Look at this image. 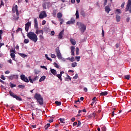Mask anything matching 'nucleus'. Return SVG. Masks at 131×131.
Here are the masks:
<instances>
[{"label":"nucleus","mask_w":131,"mask_h":131,"mask_svg":"<svg viewBox=\"0 0 131 131\" xmlns=\"http://www.w3.org/2000/svg\"><path fill=\"white\" fill-rule=\"evenodd\" d=\"M31 26V22H28L26 23V24L25 25V26H27L28 27H29L30 26Z\"/></svg>","instance_id":"nucleus-36"},{"label":"nucleus","mask_w":131,"mask_h":131,"mask_svg":"<svg viewBox=\"0 0 131 131\" xmlns=\"http://www.w3.org/2000/svg\"><path fill=\"white\" fill-rule=\"evenodd\" d=\"M63 35H64V30H62L58 34V38L62 39L63 38Z\"/></svg>","instance_id":"nucleus-12"},{"label":"nucleus","mask_w":131,"mask_h":131,"mask_svg":"<svg viewBox=\"0 0 131 131\" xmlns=\"http://www.w3.org/2000/svg\"><path fill=\"white\" fill-rule=\"evenodd\" d=\"M102 35L103 37L105 35V32L104 31V30L102 29Z\"/></svg>","instance_id":"nucleus-56"},{"label":"nucleus","mask_w":131,"mask_h":131,"mask_svg":"<svg viewBox=\"0 0 131 131\" xmlns=\"http://www.w3.org/2000/svg\"><path fill=\"white\" fill-rule=\"evenodd\" d=\"M57 77H58V78H59V79H60V80H62V75L61 74H57L56 75Z\"/></svg>","instance_id":"nucleus-33"},{"label":"nucleus","mask_w":131,"mask_h":131,"mask_svg":"<svg viewBox=\"0 0 131 131\" xmlns=\"http://www.w3.org/2000/svg\"><path fill=\"white\" fill-rule=\"evenodd\" d=\"M125 5V2H123L122 5H121V7L123 8H124V5Z\"/></svg>","instance_id":"nucleus-57"},{"label":"nucleus","mask_w":131,"mask_h":131,"mask_svg":"<svg viewBox=\"0 0 131 131\" xmlns=\"http://www.w3.org/2000/svg\"><path fill=\"white\" fill-rule=\"evenodd\" d=\"M78 77V75L77 74L75 75V76H74V79H77V78Z\"/></svg>","instance_id":"nucleus-59"},{"label":"nucleus","mask_w":131,"mask_h":131,"mask_svg":"<svg viewBox=\"0 0 131 131\" xmlns=\"http://www.w3.org/2000/svg\"><path fill=\"white\" fill-rule=\"evenodd\" d=\"M1 79H2L3 80H6V77L4 75H1Z\"/></svg>","instance_id":"nucleus-49"},{"label":"nucleus","mask_w":131,"mask_h":131,"mask_svg":"<svg viewBox=\"0 0 131 131\" xmlns=\"http://www.w3.org/2000/svg\"><path fill=\"white\" fill-rule=\"evenodd\" d=\"M46 17L47 12H46V11H42L39 15V17L40 19H43V18H46Z\"/></svg>","instance_id":"nucleus-9"},{"label":"nucleus","mask_w":131,"mask_h":131,"mask_svg":"<svg viewBox=\"0 0 131 131\" xmlns=\"http://www.w3.org/2000/svg\"><path fill=\"white\" fill-rule=\"evenodd\" d=\"M51 57L53 59H55V58L57 57V56H56V55H55L54 54H51Z\"/></svg>","instance_id":"nucleus-39"},{"label":"nucleus","mask_w":131,"mask_h":131,"mask_svg":"<svg viewBox=\"0 0 131 131\" xmlns=\"http://www.w3.org/2000/svg\"><path fill=\"white\" fill-rule=\"evenodd\" d=\"M105 11L107 14H109V12L110 11H111V9H110V7L109 6H107L105 7Z\"/></svg>","instance_id":"nucleus-15"},{"label":"nucleus","mask_w":131,"mask_h":131,"mask_svg":"<svg viewBox=\"0 0 131 131\" xmlns=\"http://www.w3.org/2000/svg\"><path fill=\"white\" fill-rule=\"evenodd\" d=\"M34 99L37 101L39 105H43V98L40 94L36 93L34 96Z\"/></svg>","instance_id":"nucleus-3"},{"label":"nucleus","mask_w":131,"mask_h":131,"mask_svg":"<svg viewBox=\"0 0 131 131\" xmlns=\"http://www.w3.org/2000/svg\"><path fill=\"white\" fill-rule=\"evenodd\" d=\"M75 23V20L72 19L71 20H69L68 22H67V24L68 25H69L70 24H74Z\"/></svg>","instance_id":"nucleus-16"},{"label":"nucleus","mask_w":131,"mask_h":131,"mask_svg":"<svg viewBox=\"0 0 131 131\" xmlns=\"http://www.w3.org/2000/svg\"><path fill=\"white\" fill-rule=\"evenodd\" d=\"M16 77V78H18V77H19V75H11L9 76L8 77V79H10L11 80H13V79H14V78H15Z\"/></svg>","instance_id":"nucleus-11"},{"label":"nucleus","mask_w":131,"mask_h":131,"mask_svg":"<svg viewBox=\"0 0 131 131\" xmlns=\"http://www.w3.org/2000/svg\"><path fill=\"white\" fill-rule=\"evenodd\" d=\"M76 66H77V63H76V62H73L72 63V67H76Z\"/></svg>","instance_id":"nucleus-32"},{"label":"nucleus","mask_w":131,"mask_h":131,"mask_svg":"<svg viewBox=\"0 0 131 131\" xmlns=\"http://www.w3.org/2000/svg\"><path fill=\"white\" fill-rule=\"evenodd\" d=\"M70 61H71V62H74V57H72L70 59Z\"/></svg>","instance_id":"nucleus-52"},{"label":"nucleus","mask_w":131,"mask_h":131,"mask_svg":"<svg viewBox=\"0 0 131 131\" xmlns=\"http://www.w3.org/2000/svg\"><path fill=\"white\" fill-rule=\"evenodd\" d=\"M108 2V1L107 0H104V6H106V5H107V3Z\"/></svg>","instance_id":"nucleus-61"},{"label":"nucleus","mask_w":131,"mask_h":131,"mask_svg":"<svg viewBox=\"0 0 131 131\" xmlns=\"http://www.w3.org/2000/svg\"><path fill=\"white\" fill-rule=\"evenodd\" d=\"M75 50V47L74 46H72L71 47V55L72 56H74V50Z\"/></svg>","instance_id":"nucleus-14"},{"label":"nucleus","mask_w":131,"mask_h":131,"mask_svg":"<svg viewBox=\"0 0 131 131\" xmlns=\"http://www.w3.org/2000/svg\"><path fill=\"white\" fill-rule=\"evenodd\" d=\"M34 28L36 29L35 33L36 34H43V30H38V24L37 23V19L34 18Z\"/></svg>","instance_id":"nucleus-2"},{"label":"nucleus","mask_w":131,"mask_h":131,"mask_svg":"<svg viewBox=\"0 0 131 131\" xmlns=\"http://www.w3.org/2000/svg\"><path fill=\"white\" fill-rule=\"evenodd\" d=\"M116 12H117V13H118V14H120V13H121V10L120 9H117L116 10Z\"/></svg>","instance_id":"nucleus-55"},{"label":"nucleus","mask_w":131,"mask_h":131,"mask_svg":"<svg viewBox=\"0 0 131 131\" xmlns=\"http://www.w3.org/2000/svg\"><path fill=\"white\" fill-rule=\"evenodd\" d=\"M22 31V28H18L17 30H16V33H18V32H19V31Z\"/></svg>","instance_id":"nucleus-46"},{"label":"nucleus","mask_w":131,"mask_h":131,"mask_svg":"<svg viewBox=\"0 0 131 131\" xmlns=\"http://www.w3.org/2000/svg\"><path fill=\"white\" fill-rule=\"evenodd\" d=\"M50 5H51V3L49 2H45L42 4V7H43L44 10H46L47 8H49Z\"/></svg>","instance_id":"nucleus-10"},{"label":"nucleus","mask_w":131,"mask_h":131,"mask_svg":"<svg viewBox=\"0 0 131 131\" xmlns=\"http://www.w3.org/2000/svg\"><path fill=\"white\" fill-rule=\"evenodd\" d=\"M40 39H43V34H41V35H39V36Z\"/></svg>","instance_id":"nucleus-47"},{"label":"nucleus","mask_w":131,"mask_h":131,"mask_svg":"<svg viewBox=\"0 0 131 131\" xmlns=\"http://www.w3.org/2000/svg\"><path fill=\"white\" fill-rule=\"evenodd\" d=\"M125 79L129 80V75H127L124 76Z\"/></svg>","instance_id":"nucleus-40"},{"label":"nucleus","mask_w":131,"mask_h":131,"mask_svg":"<svg viewBox=\"0 0 131 131\" xmlns=\"http://www.w3.org/2000/svg\"><path fill=\"white\" fill-rule=\"evenodd\" d=\"M55 104L57 105V106H61V102L60 101H56L55 102Z\"/></svg>","instance_id":"nucleus-34"},{"label":"nucleus","mask_w":131,"mask_h":131,"mask_svg":"<svg viewBox=\"0 0 131 131\" xmlns=\"http://www.w3.org/2000/svg\"><path fill=\"white\" fill-rule=\"evenodd\" d=\"M59 120H60V122L61 123H64V119H63V118H60L59 119Z\"/></svg>","instance_id":"nucleus-54"},{"label":"nucleus","mask_w":131,"mask_h":131,"mask_svg":"<svg viewBox=\"0 0 131 131\" xmlns=\"http://www.w3.org/2000/svg\"><path fill=\"white\" fill-rule=\"evenodd\" d=\"M18 88H19V89H24V88H25V85H18Z\"/></svg>","instance_id":"nucleus-42"},{"label":"nucleus","mask_w":131,"mask_h":131,"mask_svg":"<svg viewBox=\"0 0 131 131\" xmlns=\"http://www.w3.org/2000/svg\"><path fill=\"white\" fill-rule=\"evenodd\" d=\"M18 11V6L15 5L14 8H12L13 13H16V12Z\"/></svg>","instance_id":"nucleus-18"},{"label":"nucleus","mask_w":131,"mask_h":131,"mask_svg":"<svg viewBox=\"0 0 131 131\" xmlns=\"http://www.w3.org/2000/svg\"><path fill=\"white\" fill-rule=\"evenodd\" d=\"M76 60H77V62H79V60L80 59V56H76Z\"/></svg>","instance_id":"nucleus-44"},{"label":"nucleus","mask_w":131,"mask_h":131,"mask_svg":"<svg viewBox=\"0 0 131 131\" xmlns=\"http://www.w3.org/2000/svg\"><path fill=\"white\" fill-rule=\"evenodd\" d=\"M108 95V92L107 91L101 92L100 94V96H107Z\"/></svg>","instance_id":"nucleus-20"},{"label":"nucleus","mask_w":131,"mask_h":131,"mask_svg":"<svg viewBox=\"0 0 131 131\" xmlns=\"http://www.w3.org/2000/svg\"><path fill=\"white\" fill-rule=\"evenodd\" d=\"M64 79L66 81H69V80L71 81V78H70V76L68 74L67 75V77Z\"/></svg>","instance_id":"nucleus-21"},{"label":"nucleus","mask_w":131,"mask_h":131,"mask_svg":"<svg viewBox=\"0 0 131 131\" xmlns=\"http://www.w3.org/2000/svg\"><path fill=\"white\" fill-rule=\"evenodd\" d=\"M59 21L60 22V25H62L63 24V22H64V19H63V18H60Z\"/></svg>","instance_id":"nucleus-35"},{"label":"nucleus","mask_w":131,"mask_h":131,"mask_svg":"<svg viewBox=\"0 0 131 131\" xmlns=\"http://www.w3.org/2000/svg\"><path fill=\"white\" fill-rule=\"evenodd\" d=\"M24 43H28L29 42V39H25L24 41Z\"/></svg>","instance_id":"nucleus-43"},{"label":"nucleus","mask_w":131,"mask_h":131,"mask_svg":"<svg viewBox=\"0 0 131 131\" xmlns=\"http://www.w3.org/2000/svg\"><path fill=\"white\" fill-rule=\"evenodd\" d=\"M56 14H57V10H54L53 13V15L56 16Z\"/></svg>","instance_id":"nucleus-45"},{"label":"nucleus","mask_w":131,"mask_h":131,"mask_svg":"<svg viewBox=\"0 0 131 131\" xmlns=\"http://www.w3.org/2000/svg\"><path fill=\"white\" fill-rule=\"evenodd\" d=\"M77 125V122H75L73 123V126H75Z\"/></svg>","instance_id":"nucleus-60"},{"label":"nucleus","mask_w":131,"mask_h":131,"mask_svg":"<svg viewBox=\"0 0 131 131\" xmlns=\"http://www.w3.org/2000/svg\"><path fill=\"white\" fill-rule=\"evenodd\" d=\"M45 57H46V59H47V60H48L49 61H51V62H52V61H53V60H52L51 58L48 57V54H46V55H45Z\"/></svg>","instance_id":"nucleus-29"},{"label":"nucleus","mask_w":131,"mask_h":131,"mask_svg":"<svg viewBox=\"0 0 131 131\" xmlns=\"http://www.w3.org/2000/svg\"><path fill=\"white\" fill-rule=\"evenodd\" d=\"M75 15L76 19H78L79 18V13L78 12V10H76Z\"/></svg>","instance_id":"nucleus-23"},{"label":"nucleus","mask_w":131,"mask_h":131,"mask_svg":"<svg viewBox=\"0 0 131 131\" xmlns=\"http://www.w3.org/2000/svg\"><path fill=\"white\" fill-rule=\"evenodd\" d=\"M10 86L11 88H16V84H13L12 82H10Z\"/></svg>","instance_id":"nucleus-31"},{"label":"nucleus","mask_w":131,"mask_h":131,"mask_svg":"<svg viewBox=\"0 0 131 131\" xmlns=\"http://www.w3.org/2000/svg\"><path fill=\"white\" fill-rule=\"evenodd\" d=\"M81 125V122L80 121H78L77 126H80Z\"/></svg>","instance_id":"nucleus-53"},{"label":"nucleus","mask_w":131,"mask_h":131,"mask_svg":"<svg viewBox=\"0 0 131 131\" xmlns=\"http://www.w3.org/2000/svg\"><path fill=\"white\" fill-rule=\"evenodd\" d=\"M45 79H46V77L43 76L40 78L39 81V82H41V81H43V80H45Z\"/></svg>","instance_id":"nucleus-24"},{"label":"nucleus","mask_w":131,"mask_h":131,"mask_svg":"<svg viewBox=\"0 0 131 131\" xmlns=\"http://www.w3.org/2000/svg\"><path fill=\"white\" fill-rule=\"evenodd\" d=\"M53 65L54 66H55V67H56V68H57L58 69L60 68L59 64H58V63H57L56 62H54Z\"/></svg>","instance_id":"nucleus-28"},{"label":"nucleus","mask_w":131,"mask_h":131,"mask_svg":"<svg viewBox=\"0 0 131 131\" xmlns=\"http://www.w3.org/2000/svg\"><path fill=\"white\" fill-rule=\"evenodd\" d=\"M62 17V13L61 12H59L57 13V18L58 19H61V17Z\"/></svg>","instance_id":"nucleus-27"},{"label":"nucleus","mask_w":131,"mask_h":131,"mask_svg":"<svg viewBox=\"0 0 131 131\" xmlns=\"http://www.w3.org/2000/svg\"><path fill=\"white\" fill-rule=\"evenodd\" d=\"M50 71H51V73H52V74H53V75H56V74H57V71L55 69H51Z\"/></svg>","instance_id":"nucleus-19"},{"label":"nucleus","mask_w":131,"mask_h":131,"mask_svg":"<svg viewBox=\"0 0 131 131\" xmlns=\"http://www.w3.org/2000/svg\"><path fill=\"white\" fill-rule=\"evenodd\" d=\"M28 78L30 82H31V83H33V80L31 79V76H29Z\"/></svg>","instance_id":"nucleus-37"},{"label":"nucleus","mask_w":131,"mask_h":131,"mask_svg":"<svg viewBox=\"0 0 131 131\" xmlns=\"http://www.w3.org/2000/svg\"><path fill=\"white\" fill-rule=\"evenodd\" d=\"M70 41L71 42V43H72V45H73V46H75L76 45V41H75V40L74 39L70 38Z\"/></svg>","instance_id":"nucleus-13"},{"label":"nucleus","mask_w":131,"mask_h":131,"mask_svg":"<svg viewBox=\"0 0 131 131\" xmlns=\"http://www.w3.org/2000/svg\"><path fill=\"white\" fill-rule=\"evenodd\" d=\"M76 25L78 27L79 30L81 31L82 33H83L85 30H86V26L84 25V24L80 23V22H77Z\"/></svg>","instance_id":"nucleus-4"},{"label":"nucleus","mask_w":131,"mask_h":131,"mask_svg":"<svg viewBox=\"0 0 131 131\" xmlns=\"http://www.w3.org/2000/svg\"><path fill=\"white\" fill-rule=\"evenodd\" d=\"M116 19L117 22H120L121 17H120V16L119 15L117 14L116 16Z\"/></svg>","instance_id":"nucleus-17"},{"label":"nucleus","mask_w":131,"mask_h":131,"mask_svg":"<svg viewBox=\"0 0 131 131\" xmlns=\"http://www.w3.org/2000/svg\"><path fill=\"white\" fill-rule=\"evenodd\" d=\"M129 20H130V18H129V17L126 18V22H129Z\"/></svg>","instance_id":"nucleus-64"},{"label":"nucleus","mask_w":131,"mask_h":131,"mask_svg":"<svg viewBox=\"0 0 131 131\" xmlns=\"http://www.w3.org/2000/svg\"><path fill=\"white\" fill-rule=\"evenodd\" d=\"M25 30L27 32H28V30H29V27H27V26H25Z\"/></svg>","instance_id":"nucleus-48"},{"label":"nucleus","mask_w":131,"mask_h":131,"mask_svg":"<svg viewBox=\"0 0 131 131\" xmlns=\"http://www.w3.org/2000/svg\"><path fill=\"white\" fill-rule=\"evenodd\" d=\"M81 15L83 16L84 17L85 16V12H84V11H82L81 12Z\"/></svg>","instance_id":"nucleus-38"},{"label":"nucleus","mask_w":131,"mask_h":131,"mask_svg":"<svg viewBox=\"0 0 131 131\" xmlns=\"http://www.w3.org/2000/svg\"><path fill=\"white\" fill-rule=\"evenodd\" d=\"M125 10V12L128 11L131 14V0H128Z\"/></svg>","instance_id":"nucleus-6"},{"label":"nucleus","mask_w":131,"mask_h":131,"mask_svg":"<svg viewBox=\"0 0 131 131\" xmlns=\"http://www.w3.org/2000/svg\"><path fill=\"white\" fill-rule=\"evenodd\" d=\"M50 126H51V124L48 123L47 125H46L45 126V129H48V128H49V127H50Z\"/></svg>","instance_id":"nucleus-30"},{"label":"nucleus","mask_w":131,"mask_h":131,"mask_svg":"<svg viewBox=\"0 0 131 131\" xmlns=\"http://www.w3.org/2000/svg\"><path fill=\"white\" fill-rule=\"evenodd\" d=\"M37 79H38V77L36 76L33 79V81H35V80H37Z\"/></svg>","instance_id":"nucleus-50"},{"label":"nucleus","mask_w":131,"mask_h":131,"mask_svg":"<svg viewBox=\"0 0 131 131\" xmlns=\"http://www.w3.org/2000/svg\"><path fill=\"white\" fill-rule=\"evenodd\" d=\"M90 117H93V118H95L96 117V116L95 115V113H93L92 114H91V115L89 116Z\"/></svg>","instance_id":"nucleus-41"},{"label":"nucleus","mask_w":131,"mask_h":131,"mask_svg":"<svg viewBox=\"0 0 131 131\" xmlns=\"http://www.w3.org/2000/svg\"><path fill=\"white\" fill-rule=\"evenodd\" d=\"M51 35H55V31H52L51 32Z\"/></svg>","instance_id":"nucleus-63"},{"label":"nucleus","mask_w":131,"mask_h":131,"mask_svg":"<svg viewBox=\"0 0 131 131\" xmlns=\"http://www.w3.org/2000/svg\"><path fill=\"white\" fill-rule=\"evenodd\" d=\"M76 53L77 56H78V55H79V48H78V47H77L76 48Z\"/></svg>","instance_id":"nucleus-26"},{"label":"nucleus","mask_w":131,"mask_h":131,"mask_svg":"<svg viewBox=\"0 0 131 131\" xmlns=\"http://www.w3.org/2000/svg\"><path fill=\"white\" fill-rule=\"evenodd\" d=\"M27 36H28V38L32 40V41H34V42H36L38 39V38H37V35L33 32H29L28 33Z\"/></svg>","instance_id":"nucleus-1"},{"label":"nucleus","mask_w":131,"mask_h":131,"mask_svg":"<svg viewBox=\"0 0 131 131\" xmlns=\"http://www.w3.org/2000/svg\"><path fill=\"white\" fill-rule=\"evenodd\" d=\"M55 52L56 53L58 59L61 60V59H62V55H61V52H60V49H59V47H57L55 49Z\"/></svg>","instance_id":"nucleus-7"},{"label":"nucleus","mask_w":131,"mask_h":131,"mask_svg":"<svg viewBox=\"0 0 131 131\" xmlns=\"http://www.w3.org/2000/svg\"><path fill=\"white\" fill-rule=\"evenodd\" d=\"M9 94L11 97H12V98H14V99H16V100H17V101H22V98L17 96L16 94H14L13 92L9 91Z\"/></svg>","instance_id":"nucleus-5"},{"label":"nucleus","mask_w":131,"mask_h":131,"mask_svg":"<svg viewBox=\"0 0 131 131\" xmlns=\"http://www.w3.org/2000/svg\"><path fill=\"white\" fill-rule=\"evenodd\" d=\"M20 79H21L23 81H25V82H29V80L28 79L27 77L25 76V75H21Z\"/></svg>","instance_id":"nucleus-8"},{"label":"nucleus","mask_w":131,"mask_h":131,"mask_svg":"<svg viewBox=\"0 0 131 131\" xmlns=\"http://www.w3.org/2000/svg\"><path fill=\"white\" fill-rule=\"evenodd\" d=\"M101 129H102V131H106V127L105 126H103L101 128Z\"/></svg>","instance_id":"nucleus-58"},{"label":"nucleus","mask_w":131,"mask_h":131,"mask_svg":"<svg viewBox=\"0 0 131 131\" xmlns=\"http://www.w3.org/2000/svg\"><path fill=\"white\" fill-rule=\"evenodd\" d=\"M40 68H43V69H46V70H48V68H47V67H46V66H41Z\"/></svg>","instance_id":"nucleus-51"},{"label":"nucleus","mask_w":131,"mask_h":131,"mask_svg":"<svg viewBox=\"0 0 131 131\" xmlns=\"http://www.w3.org/2000/svg\"><path fill=\"white\" fill-rule=\"evenodd\" d=\"M19 55L20 56V57H22V58H25L26 57H27V55L24 53H19Z\"/></svg>","instance_id":"nucleus-25"},{"label":"nucleus","mask_w":131,"mask_h":131,"mask_svg":"<svg viewBox=\"0 0 131 131\" xmlns=\"http://www.w3.org/2000/svg\"><path fill=\"white\" fill-rule=\"evenodd\" d=\"M46 21L45 20H43L42 21V25H45V24H46Z\"/></svg>","instance_id":"nucleus-62"},{"label":"nucleus","mask_w":131,"mask_h":131,"mask_svg":"<svg viewBox=\"0 0 131 131\" xmlns=\"http://www.w3.org/2000/svg\"><path fill=\"white\" fill-rule=\"evenodd\" d=\"M10 56H11L12 59H13V60H14V61H16V59H15V53H11Z\"/></svg>","instance_id":"nucleus-22"}]
</instances>
